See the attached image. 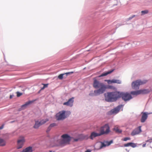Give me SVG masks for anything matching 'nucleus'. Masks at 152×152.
<instances>
[{"mask_svg":"<svg viewBox=\"0 0 152 152\" xmlns=\"http://www.w3.org/2000/svg\"><path fill=\"white\" fill-rule=\"evenodd\" d=\"M61 138V139L60 140L57 139V137L52 139L51 141L50 147H53L62 145L68 143L71 140V137L67 134L62 135Z\"/></svg>","mask_w":152,"mask_h":152,"instance_id":"f257e3e1","label":"nucleus"},{"mask_svg":"<svg viewBox=\"0 0 152 152\" xmlns=\"http://www.w3.org/2000/svg\"><path fill=\"white\" fill-rule=\"evenodd\" d=\"M105 100L108 102H113L118 99V91L108 92L104 94Z\"/></svg>","mask_w":152,"mask_h":152,"instance_id":"f03ea898","label":"nucleus"},{"mask_svg":"<svg viewBox=\"0 0 152 152\" xmlns=\"http://www.w3.org/2000/svg\"><path fill=\"white\" fill-rule=\"evenodd\" d=\"M93 86L101 94H103L107 89V86L103 83L100 82L96 79H94L93 83Z\"/></svg>","mask_w":152,"mask_h":152,"instance_id":"7ed1b4c3","label":"nucleus"},{"mask_svg":"<svg viewBox=\"0 0 152 152\" xmlns=\"http://www.w3.org/2000/svg\"><path fill=\"white\" fill-rule=\"evenodd\" d=\"M70 114L69 111L62 110L56 114V118L58 120H63L68 117Z\"/></svg>","mask_w":152,"mask_h":152,"instance_id":"20e7f679","label":"nucleus"},{"mask_svg":"<svg viewBox=\"0 0 152 152\" xmlns=\"http://www.w3.org/2000/svg\"><path fill=\"white\" fill-rule=\"evenodd\" d=\"M147 82L146 80H137L133 82L132 83V87L134 89H137L139 88L140 85L146 83Z\"/></svg>","mask_w":152,"mask_h":152,"instance_id":"39448f33","label":"nucleus"},{"mask_svg":"<svg viewBox=\"0 0 152 152\" xmlns=\"http://www.w3.org/2000/svg\"><path fill=\"white\" fill-rule=\"evenodd\" d=\"M118 98L121 97L124 101H128L132 98L130 94L118 91Z\"/></svg>","mask_w":152,"mask_h":152,"instance_id":"423d86ee","label":"nucleus"},{"mask_svg":"<svg viewBox=\"0 0 152 152\" xmlns=\"http://www.w3.org/2000/svg\"><path fill=\"white\" fill-rule=\"evenodd\" d=\"M113 143V141L111 140L110 141H104L103 142H99L97 143V144L100 145L98 149H101L104 147H106L110 145L111 144Z\"/></svg>","mask_w":152,"mask_h":152,"instance_id":"0eeeda50","label":"nucleus"},{"mask_svg":"<svg viewBox=\"0 0 152 152\" xmlns=\"http://www.w3.org/2000/svg\"><path fill=\"white\" fill-rule=\"evenodd\" d=\"M149 91L148 89L140 90L137 91H132L130 94L133 95L137 96L140 94H146L148 93Z\"/></svg>","mask_w":152,"mask_h":152,"instance_id":"6e6552de","label":"nucleus"},{"mask_svg":"<svg viewBox=\"0 0 152 152\" xmlns=\"http://www.w3.org/2000/svg\"><path fill=\"white\" fill-rule=\"evenodd\" d=\"M110 131V128L108 124H106L102 126L100 129V133L104 134H108Z\"/></svg>","mask_w":152,"mask_h":152,"instance_id":"1a4fd4ad","label":"nucleus"},{"mask_svg":"<svg viewBox=\"0 0 152 152\" xmlns=\"http://www.w3.org/2000/svg\"><path fill=\"white\" fill-rule=\"evenodd\" d=\"M141 126H139L135 129L133 130L131 133L132 136H134L142 132L141 129Z\"/></svg>","mask_w":152,"mask_h":152,"instance_id":"9d476101","label":"nucleus"},{"mask_svg":"<svg viewBox=\"0 0 152 152\" xmlns=\"http://www.w3.org/2000/svg\"><path fill=\"white\" fill-rule=\"evenodd\" d=\"M124 105H120L112 110L110 112L112 114H116L118 113L120 110L123 107Z\"/></svg>","mask_w":152,"mask_h":152,"instance_id":"9b49d317","label":"nucleus"},{"mask_svg":"<svg viewBox=\"0 0 152 152\" xmlns=\"http://www.w3.org/2000/svg\"><path fill=\"white\" fill-rule=\"evenodd\" d=\"M25 142V140L23 137H21L18 139V141L17 148L19 149L21 148Z\"/></svg>","mask_w":152,"mask_h":152,"instance_id":"f8f14e48","label":"nucleus"},{"mask_svg":"<svg viewBox=\"0 0 152 152\" xmlns=\"http://www.w3.org/2000/svg\"><path fill=\"white\" fill-rule=\"evenodd\" d=\"M102 134L100 133V132L98 133L95 132H93L91 133V135L89 137V138L91 140H93L96 137L102 135Z\"/></svg>","mask_w":152,"mask_h":152,"instance_id":"ddd939ff","label":"nucleus"},{"mask_svg":"<svg viewBox=\"0 0 152 152\" xmlns=\"http://www.w3.org/2000/svg\"><path fill=\"white\" fill-rule=\"evenodd\" d=\"M151 113H148L147 112H143L141 113L142 114L141 118V121L142 123H144L145 122L147 119V118L148 115L151 114Z\"/></svg>","mask_w":152,"mask_h":152,"instance_id":"4468645a","label":"nucleus"},{"mask_svg":"<svg viewBox=\"0 0 152 152\" xmlns=\"http://www.w3.org/2000/svg\"><path fill=\"white\" fill-rule=\"evenodd\" d=\"M74 98L72 97L69 99L68 101L63 103L64 105L72 107L73 105Z\"/></svg>","mask_w":152,"mask_h":152,"instance_id":"2eb2a0df","label":"nucleus"},{"mask_svg":"<svg viewBox=\"0 0 152 152\" xmlns=\"http://www.w3.org/2000/svg\"><path fill=\"white\" fill-rule=\"evenodd\" d=\"M35 100H33L31 101H28L26 102V103L22 105L21 106V109L23 110L25 109V108H26L28 106L33 103Z\"/></svg>","mask_w":152,"mask_h":152,"instance_id":"dca6fc26","label":"nucleus"},{"mask_svg":"<svg viewBox=\"0 0 152 152\" xmlns=\"http://www.w3.org/2000/svg\"><path fill=\"white\" fill-rule=\"evenodd\" d=\"M101 94H102L98 92V91L95 90L94 91H90L89 94V95L90 96L93 97L95 96H97Z\"/></svg>","mask_w":152,"mask_h":152,"instance_id":"f3484780","label":"nucleus"},{"mask_svg":"<svg viewBox=\"0 0 152 152\" xmlns=\"http://www.w3.org/2000/svg\"><path fill=\"white\" fill-rule=\"evenodd\" d=\"M86 136L83 134H80L78 135V137L77 138H74V141H77L79 140H81L85 139Z\"/></svg>","mask_w":152,"mask_h":152,"instance_id":"a211bd4d","label":"nucleus"},{"mask_svg":"<svg viewBox=\"0 0 152 152\" xmlns=\"http://www.w3.org/2000/svg\"><path fill=\"white\" fill-rule=\"evenodd\" d=\"M32 148L31 147L29 146L23 149L21 152H32Z\"/></svg>","mask_w":152,"mask_h":152,"instance_id":"6ab92c4d","label":"nucleus"},{"mask_svg":"<svg viewBox=\"0 0 152 152\" xmlns=\"http://www.w3.org/2000/svg\"><path fill=\"white\" fill-rule=\"evenodd\" d=\"M72 73V72H69L61 74L58 76V78L60 80H62L63 78L64 75H66V77H67L68 75H69L71 73Z\"/></svg>","mask_w":152,"mask_h":152,"instance_id":"aec40b11","label":"nucleus"},{"mask_svg":"<svg viewBox=\"0 0 152 152\" xmlns=\"http://www.w3.org/2000/svg\"><path fill=\"white\" fill-rule=\"evenodd\" d=\"M119 126L118 125L115 126L113 128V130L117 133H121L122 131L119 129Z\"/></svg>","mask_w":152,"mask_h":152,"instance_id":"412c9836","label":"nucleus"},{"mask_svg":"<svg viewBox=\"0 0 152 152\" xmlns=\"http://www.w3.org/2000/svg\"><path fill=\"white\" fill-rule=\"evenodd\" d=\"M41 125L40 124V121H35V124L33 127L35 129H37Z\"/></svg>","mask_w":152,"mask_h":152,"instance_id":"4be33fe9","label":"nucleus"},{"mask_svg":"<svg viewBox=\"0 0 152 152\" xmlns=\"http://www.w3.org/2000/svg\"><path fill=\"white\" fill-rule=\"evenodd\" d=\"M113 70H111V71H109L107 72H106L104 73H102V74L101 75L99 76L98 77H103V76H106L107 75H108V74H110L111 73H112L113 72Z\"/></svg>","mask_w":152,"mask_h":152,"instance_id":"5701e85b","label":"nucleus"},{"mask_svg":"<svg viewBox=\"0 0 152 152\" xmlns=\"http://www.w3.org/2000/svg\"><path fill=\"white\" fill-rule=\"evenodd\" d=\"M113 83H117L118 84H121V83L122 82L121 80L118 79H113Z\"/></svg>","mask_w":152,"mask_h":152,"instance_id":"b1692460","label":"nucleus"},{"mask_svg":"<svg viewBox=\"0 0 152 152\" xmlns=\"http://www.w3.org/2000/svg\"><path fill=\"white\" fill-rule=\"evenodd\" d=\"M48 120H49L48 118H46L41 120L40 121V124L42 125L45 123L47 122L48 121Z\"/></svg>","mask_w":152,"mask_h":152,"instance_id":"393cba45","label":"nucleus"},{"mask_svg":"<svg viewBox=\"0 0 152 152\" xmlns=\"http://www.w3.org/2000/svg\"><path fill=\"white\" fill-rule=\"evenodd\" d=\"M5 144V141L2 139L0 138V146H4Z\"/></svg>","mask_w":152,"mask_h":152,"instance_id":"a878e982","label":"nucleus"},{"mask_svg":"<svg viewBox=\"0 0 152 152\" xmlns=\"http://www.w3.org/2000/svg\"><path fill=\"white\" fill-rule=\"evenodd\" d=\"M104 81L107 82L108 84H110L113 83V79L112 80H105Z\"/></svg>","mask_w":152,"mask_h":152,"instance_id":"bb28decb","label":"nucleus"},{"mask_svg":"<svg viewBox=\"0 0 152 152\" xmlns=\"http://www.w3.org/2000/svg\"><path fill=\"white\" fill-rule=\"evenodd\" d=\"M148 12V10H144L141 11V15H143L145 14H147Z\"/></svg>","mask_w":152,"mask_h":152,"instance_id":"cd10ccee","label":"nucleus"},{"mask_svg":"<svg viewBox=\"0 0 152 152\" xmlns=\"http://www.w3.org/2000/svg\"><path fill=\"white\" fill-rule=\"evenodd\" d=\"M132 142H129L125 144H124V146L126 147H127L129 146H131V145H132Z\"/></svg>","mask_w":152,"mask_h":152,"instance_id":"c85d7f7f","label":"nucleus"},{"mask_svg":"<svg viewBox=\"0 0 152 152\" xmlns=\"http://www.w3.org/2000/svg\"><path fill=\"white\" fill-rule=\"evenodd\" d=\"M107 88L109 89H114L116 88L115 87L110 85H108L107 86Z\"/></svg>","mask_w":152,"mask_h":152,"instance_id":"c756f323","label":"nucleus"},{"mask_svg":"<svg viewBox=\"0 0 152 152\" xmlns=\"http://www.w3.org/2000/svg\"><path fill=\"white\" fill-rule=\"evenodd\" d=\"M130 140L131 138L130 137H126L122 139V140L124 141H126L128 140Z\"/></svg>","mask_w":152,"mask_h":152,"instance_id":"7c9ffc66","label":"nucleus"},{"mask_svg":"<svg viewBox=\"0 0 152 152\" xmlns=\"http://www.w3.org/2000/svg\"><path fill=\"white\" fill-rule=\"evenodd\" d=\"M56 126V123H53V124H52L50 125L49 126L51 128H52L53 127L55 126Z\"/></svg>","mask_w":152,"mask_h":152,"instance_id":"2f4dec72","label":"nucleus"},{"mask_svg":"<svg viewBox=\"0 0 152 152\" xmlns=\"http://www.w3.org/2000/svg\"><path fill=\"white\" fill-rule=\"evenodd\" d=\"M131 147L132 148H135L137 147V145L136 144L133 142H132V145H131Z\"/></svg>","mask_w":152,"mask_h":152,"instance_id":"473e14b6","label":"nucleus"},{"mask_svg":"<svg viewBox=\"0 0 152 152\" xmlns=\"http://www.w3.org/2000/svg\"><path fill=\"white\" fill-rule=\"evenodd\" d=\"M17 94V97H19L22 95V93H20V92L18 91L16 92Z\"/></svg>","mask_w":152,"mask_h":152,"instance_id":"72a5a7b5","label":"nucleus"},{"mask_svg":"<svg viewBox=\"0 0 152 152\" xmlns=\"http://www.w3.org/2000/svg\"><path fill=\"white\" fill-rule=\"evenodd\" d=\"M43 87L42 88V89H44L45 88L47 87H48V84H44Z\"/></svg>","mask_w":152,"mask_h":152,"instance_id":"f704fd0d","label":"nucleus"},{"mask_svg":"<svg viewBox=\"0 0 152 152\" xmlns=\"http://www.w3.org/2000/svg\"><path fill=\"white\" fill-rule=\"evenodd\" d=\"M135 16V15H133L132 16L129 17L128 18V20H130L132 19V18H134Z\"/></svg>","mask_w":152,"mask_h":152,"instance_id":"c9c22d12","label":"nucleus"},{"mask_svg":"<svg viewBox=\"0 0 152 152\" xmlns=\"http://www.w3.org/2000/svg\"><path fill=\"white\" fill-rule=\"evenodd\" d=\"M146 142H149L150 143H151L152 142V138H151L146 141Z\"/></svg>","mask_w":152,"mask_h":152,"instance_id":"e433bc0d","label":"nucleus"},{"mask_svg":"<svg viewBox=\"0 0 152 152\" xmlns=\"http://www.w3.org/2000/svg\"><path fill=\"white\" fill-rule=\"evenodd\" d=\"M51 127H50V126H49L48 128V129L47 130V132H48L50 131L51 130Z\"/></svg>","mask_w":152,"mask_h":152,"instance_id":"4c0bfd02","label":"nucleus"},{"mask_svg":"<svg viewBox=\"0 0 152 152\" xmlns=\"http://www.w3.org/2000/svg\"><path fill=\"white\" fill-rule=\"evenodd\" d=\"M85 152H91V151L89 150H88L86 151Z\"/></svg>","mask_w":152,"mask_h":152,"instance_id":"58836bf2","label":"nucleus"},{"mask_svg":"<svg viewBox=\"0 0 152 152\" xmlns=\"http://www.w3.org/2000/svg\"><path fill=\"white\" fill-rule=\"evenodd\" d=\"M3 125H2L0 127V129H2L3 128Z\"/></svg>","mask_w":152,"mask_h":152,"instance_id":"ea45409f","label":"nucleus"},{"mask_svg":"<svg viewBox=\"0 0 152 152\" xmlns=\"http://www.w3.org/2000/svg\"><path fill=\"white\" fill-rule=\"evenodd\" d=\"M146 143H145V144H143V145H142V147H145V145H146Z\"/></svg>","mask_w":152,"mask_h":152,"instance_id":"a19ab883","label":"nucleus"},{"mask_svg":"<svg viewBox=\"0 0 152 152\" xmlns=\"http://www.w3.org/2000/svg\"><path fill=\"white\" fill-rule=\"evenodd\" d=\"M13 96V95H11L10 96V99L12 98Z\"/></svg>","mask_w":152,"mask_h":152,"instance_id":"79ce46f5","label":"nucleus"},{"mask_svg":"<svg viewBox=\"0 0 152 152\" xmlns=\"http://www.w3.org/2000/svg\"><path fill=\"white\" fill-rule=\"evenodd\" d=\"M66 75H64L63 76V78H66Z\"/></svg>","mask_w":152,"mask_h":152,"instance_id":"37998d69","label":"nucleus"},{"mask_svg":"<svg viewBox=\"0 0 152 152\" xmlns=\"http://www.w3.org/2000/svg\"><path fill=\"white\" fill-rule=\"evenodd\" d=\"M52 151H49V152H52Z\"/></svg>","mask_w":152,"mask_h":152,"instance_id":"c03bdc74","label":"nucleus"},{"mask_svg":"<svg viewBox=\"0 0 152 152\" xmlns=\"http://www.w3.org/2000/svg\"><path fill=\"white\" fill-rule=\"evenodd\" d=\"M14 122V121H11L10 122H11V123H12V122Z\"/></svg>","mask_w":152,"mask_h":152,"instance_id":"a18cd8bd","label":"nucleus"}]
</instances>
